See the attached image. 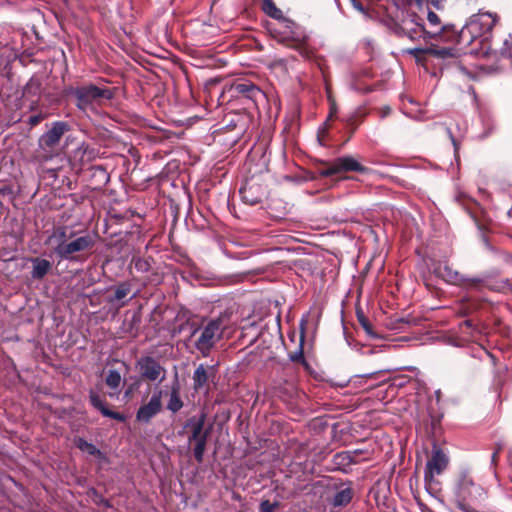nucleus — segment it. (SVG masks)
Returning <instances> with one entry per match:
<instances>
[{
    "instance_id": "obj_1",
    "label": "nucleus",
    "mask_w": 512,
    "mask_h": 512,
    "mask_svg": "<svg viewBox=\"0 0 512 512\" xmlns=\"http://www.w3.org/2000/svg\"><path fill=\"white\" fill-rule=\"evenodd\" d=\"M46 244L58 258L72 261L79 254L91 250L96 244V237L88 232L57 227L47 238Z\"/></svg>"
},
{
    "instance_id": "obj_2",
    "label": "nucleus",
    "mask_w": 512,
    "mask_h": 512,
    "mask_svg": "<svg viewBox=\"0 0 512 512\" xmlns=\"http://www.w3.org/2000/svg\"><path fill=\"white\" fill-rule=\"evenodd\" d=\"M497 21L498 16L490 12H479L471 16L459 33V42L463 45L478 42L482 45V48L480 50L471 49L470 53L476 56H487L489 54L487 47L488 34Z\"/></svg>"
},
{
    "instance_id": "obj_3",
    "label": "nucleus",
    "mask_w": 512,
    "mask_h": 512,
    "mask_svg": "<svg viewBox=\"0 0 512 512\" xmlns=\"http://www.w3.org/2000/svg\"><path fill=\"white\" fill-rule=\"evenodd\" d=\"M71 94L76 99V106L82 111L93 110L103 99L110 100L114 92L108 88H100L89 84L71 89Z\"/></svg>"
},
{
    "instance_id": "obj_4",
    "label": "nucleus",
    "mask_w": 512,
    "mask_h": 512,
    "mask_svg": "<svg viewBox=\"0 0 512 512\" xmlns=\"http://www.w3.org/2000/svg\"><path fill=\"white\" fill-rule=\"evenodd\" d=\"M199 332L195 341L196 349L204 356H208L214 345L221 339L223 334V325L220 319L209 321L204 327L195 330L193 334Z\"/></svg>"
},
{
    "instance_id": "obj_5",
    "label": "nucleus",
    "mask_w": 512,
    "mask_h": 512,
    "mask_svg": "<svg viewBox=\"0 0 512 512\" xmlns=\"http://www.w3.org/2000/svg\"><path fill=\"white\" fill-rule=\"evenodd\" d=\"M279 25L280 27L274 30L273 35L280 43L297 48L305 42L306 35L295 22L283 18Z\"/></svg>"
},
{
    "instance_id": "obj_6",
    "label": "nucleus",
    "mask_w": 512,
    "mask_h": 512,
    "mask_svg": "<svg viewBox=\"0 0 512 512\" xmlns=\"http://www.w3.org/2000/svg\"><path fill=\"white\" fill-rule=\"evenodd\" d=\"M135 367L144 380L161 383L166 379V369L152 356H141Z\"/></svg>"
},
{
    "instance_id": "obj_7",
    "label": "nucleus",
    "mask_w": 512,
    "mask_h": 512,
    "mask_svg": "<svg viewBox=\"0 0 512 512\" xmlns=\"http://www.w3.org/2000/svg\"><path fill=\"white\" fill-rule=\"evenodd\" d=\"M435 274L449 284L466 288H474L481 283V279L465 277L447 264L438 265L435 268Z\"/></svg>"
},
{
    "instance_id": "obj_8",
    "label": "nucleus",
    "mask_w": 512,
    "mask_h": 512,
    "mask_svg": "<svg viewBox=\"0 0 512 512\" xmlns=\"http://www.w3.org/2000/svg\"><path fill=\"white\" fill-rule=\"evenodd\" d=\"M447 465L448 457L446 454L441 449L434 448L424 470L426 485L431 487L435 482V477L440 475L447 468Z\"/></svg>"
},
{
    "instance_id": "obj_9",
    "label": "nucleus",
    "mask_w": 512,
    "mask_h": 512,
    "mask_svg": "<svg viewBox=\"0 0 512 512\" xmlns=\"http://www.w3.org/2000/svg\"><path fill=\"white\" fill-rule=\"evenodd\" d=\"M162 391L158 390L153 393L148 403L140 406L136 413V419L141 423H148L162 409Z\"/></svg>"
},
{
    "instance_id": "obj_10",
    "label": "nucleus",
    "mask_w": 512,
    "mask_h": 512,
    "mask_svg": "<svg viewBox=\"0 0 512 512\" xmlns=\"http://www.w3.org/2000/svg\"><path fill=\"white\" fill-rule=\"evenodd\" d=\"M68 129L67 123L62 121L54 122L51 129L39 139L40 148L43 150L54 148Z\"/></svg>"
},
{
    "instance_id": "obj_11",
    "label": "nucleus",
    "mask_w": 512,
    "mask_h": 512,
    "mask_svg": "<svg viewBox=\"0 0 512 512\" xmlns=\"http://www.w3.org/2000/svg\"><path fill=\"white\" fill-rule=\"evenodd\" d=\"M239 193L244 203L256 205L259 204L265 196V189L260 184L249 181L240 188Z\"/></svg>"
},
{
    "instance_id": "obj_12",
    "label": "nucleus",
    "mask_w": 512,
    "mask_h": 512,
    "mask_svg": "<svg viewBox=\"0 0 512 512\" xmlns=\"http://www.w3.org/2000/svg\"><path fill=\"white\" fill-rule=\"evenodd\" d=\"M406 53L413 56L417 62L423 60V55L429 54L437 58L445 59L449 57H453V49L451 48H437L435 45H431L426 48L415 47L411 49H407Z\"/></svg>"
},
{
    "instance_id": "obj_13",
    "label": "nucleus",
    "mask_w": 512,
    "mask_h": 512,
    "mask_svg": "<svg viewBox=\"0 0 512 512\" xmlns=\"http://www.w3.org/2000/svg\"><path fill=\"white\" fill-rule=\"evenodd\" d=\"M429 29H426V36L429 39L441 38L442 34L451 30V25H443L440 17L433 11L427 14Z\"/></svg>"
},
{
    "instance_id": "obj_14",
    "label": "nucleus",
    "mask_w": 512,
    "mask_h": 512,
    "mask_svg": "<svg viewBox=\"0 0 512 512\" xmlns=\"http://www.w3.org/2000/svg\"><path fill=\"white\" fill-rule=\"evenodd\" d=\"M89 399L91 405L95 409L99 410L103 416L118 420L120 422L125 421V416L119 412H114L107 408L105 401L96 392L90 391Z\"/></svg>"
},
{
    "instance_id": "obj_15",
    "label": "nucleus",
    "mask_w": 512,
    "mask_h": 512,
    "mask_svg": "<svg viewBox=\"0 0 512 512\" xmlns=\"http://www.w3.org/2000/svg\"><path fill=\"white\" fill-rule=\"evenodd\" d=\"M214 377L213 367H206L200 364L193 373V388L195 391L202 390L208 385L210 378Z\"/></svg>"
},
{
    "instance_id": "obj_16",
    "label": "nucleus",
    "mask_w": 512,
    "mask_h": 512,
    "mask_svg": "<svg viewBox=\"0 0 512 512\" xmlns=\"http://www.w3.org/2000/svg\"><path fill=\"white\" fill-rule=\"evenodd\" d=\"M336 167L338 169V173L342 172H360L363 173L367 169L362 164H360L354 157L352 156H343L338 157L334 160Z\"/></svg>"
},
{
    "instance_id": "obj_17",
    "label": "nucleus",
    "mask_w": 512,
    "mask_h": 512,
    "mask_svg": "<svg viewBox=\"0 0 512 512\" xmlns=\"http://www.w3.org/2000/svg\"><path fill=\"white\" fill-rule=\"evenodd\" d=\"M231 90L238 95H243L251 100H256L258 96L262 95V91L258 86L253 84L250 81H244L239 83H234L231 86Z\"/></svg>"
},
{
    "instance_id": "obj_18",
    "label": "nucleus",
    "mask_w": 512,
    "mask_h": 512,
    "mask_svg": "<svg viewBox=\"0 0 512 512\" xmlns=\"http://www.w3.org/2000/svg\"><path fill=\"white\" fill-rule=\"evenodd\" d=\"M401 29L403 35L408 37L410 40H416L421 37H423L424 39L428 38L426 36L427 31L424 25L414 20L405 21Z\"/></svg>"
},
{
    "instance_id": "obj_19",
    "label": "nucleus",
    "mask_w": 512,
    "mask_h": 512,
    "mask_svg": "<svg viewBox=\"0 0 512 512\" xmlns=\"http://www.w3.org/2000/svg\"><path fill=\"white\" fill-rule=\"evenodd\" d=\"M33 269L31 276L33 279H42L51 269V263L46 259L32 258Z\"/></svg>"
},
{
    "instance_id": "obj_20",
    "label": "nucleus",
    "mask_w": 512,
    "mask_h": 512,
    "mask_svg": "<svg viewBox=\"0 0 512 512\" xmlns=\"http://www.w3.org/2000/svg\"><path fill=\"white\" fill-rule=\"evenodd\" d=\"M353 498V490L351 487L347 486L335 493L331 500V504L334 507L346 506L350 503Z\"/></svg>"
},
{
    "instance_id": "obj_21",
    "label": "nucleus",
    "mask_w": 512,
    "mask_h": 512,
    "mask_svg": "<svg viewBox=\"0 0 512 512\" xmlns=\"http://www.w3.org/2000/svg\"><path fill=\"white\" fill-rule=\"evenodd\" d=\"M75 445L82 452H85L100 460L105 459L104 454L94 444L89 443L83 438L75 439Z\"/></svg>"
},
{
    "instance_id": "obj_22",
    "label": "nucleus",
    "mask_w": 512,
    "mask_h": 512,
    "mask_svg": "<svg viewBox=\"0 0 512 512\" xmlns=\"http://www.w3.org/2000/svg\"><path fill=\"white\" fill-rule=\"evenodd\" d=\"M183 407V401L180 398L178 385L173 386L170 393V398L167 403V409L173 413L178 412Z\"/></svg>"
},
{
    "instance_id": "obj_23",
    "label": "nucleus",
    "mask_w": 512,
    "mask_h": 512,
    "mask_svg": "<svg viewBox=\"0 0 512 512\" xmlns=\"http://www.w3.org/2000/svg\"><path fill=\"white\" fill-rule=\"evenodd\" d=\"M263 11L270 17L278 20L283 19L282 11L276 7L273 0H263Z\"/></svg>"
},
{
    "instance_id": "obj_24",
    "label": "nucleus",
    "mask_w": 512,
    "mask_h": 512,
    "mask_svg": "<svg viewBox=\"0 0 512 512\" xmlns=\"http://www.w3.org/2000/svg\"><path fill=\"white\" fill-rule=\"evenodd\" d=\"M204 420L205 417L202 416L192 427V434L190 437V441H199L202 437H205V440H207L208 432H203L204 428Z\"/></svg>"
},
{
    "instance_id": "obj_25",
    "label": "nucleus",
    "mask_w": 512,
    "mask_h": 512,
    "mask_svg": "<svg viewBox=\"0 0 512 512\" xmlns=\"http://www.w3.org/2000/svg\"><path fill=\"white\" fill-rule=\"evenodd\" d=\"M105 382L110 389L117 390L122 383L121 374L116 370H109Z\"/></svg>"
},
{
    "instance_id": "obj_26",
    "label": "nucleus",
    "mask_w": 512,
    "mask_h": 512,
    "mask_svg": "<svg viewBox=\"0 0 512 512\" xmlns=\"http://www.w3.org/2000/svg\"><path fill=\"white\" fill-rule=\"evenodd\" d=\"M131 292V284L123 282L117 285L115 289L114 300L120 301L124 299Z\"/></svg>"
},
{
    "instance_id": "obj_27",
    "label": "nucleus",
    "mask_w": 512,
    "mask_h": 512,
    "mask_svg": "<svg viewBox=\"0 0 512 512\" xmlns=\"http://www.w3.org/2000/svg\"><path fill=\"white\" fill-rule=\"evenodd\" d=\"M195 442L194 457L198 462H202L207 440H205V437H202L199 441Z\"/></svg>"
},
{
    "instance_id": "obj_28",
    "label": "nucleus",
    "mask_w": 512,
    "mask_h": 512,
    "mask_svg": "<svg viewBox=\"0 0 512 512\" xmlns=\"http://www.w3.org/2000/svg\"><path fill=\"white\" fill-rule=\"evenodd\" d=\"M303 342H304V335L301 334V337H300V346L299 348L290 354V359L294 362H304V353H303Z\"/></svg>"
},
{
    "instance_id": "obj_29",
    "label": "nucleus",
    "mask_w": 512,
    "mask_h": 512,
    "mask_svg": "<svg viewBox=\"0 0 512 512\" xmlns=\"http://www.w3.org/2000/svg\"><path fill=\"white\" fill-rule=\"evenodd\" d=\"M339 174L335 162H331L326 169L320 171V175L323 177H330L332 175Z\"/></svg>"
},
{
    "instance_id": "obj_30",
    "label": "nucleus",
    "mask_w": 512,
    "mask_h": 512,
    "mask_svg": "<svg viewBox=\"0 0 512 512\" xmlns=\"http://www.w3.org/2000/svg\"><path fill=\"white\" fill-rule=\"evenodd\" d=\"M277 505V503H271L269 500L262 501L260 504V512H273Z\"/></svg>"
},
{
    "instance_id": "obj_31",
    "label": "nucleus",
    "mask_w": 512,
    "mask_h": 512,
    "mask_svg": "<svg viewBox=\"0 0 512 512\" xmlns=\"http://www.w3.org/2000/svg\"><path fill=\"white\" fill-rule=\"evenodd\" d=\"M135 267H136L138 270L146 271V270L148 269V263H147L146 261H143V260L138 259V260L135 262Z\"/></svg>"
},
{
    "instance_id": "obj_32",
    "label": "nucleus",
    "mask_w": 512,
    "mask_h": 512,
    "mask_svg": "<svg viewBox=\"0 0 512 512\" xmlns=\"http://www.w3.org/2000/svg\"><path fill=\"white\" fill-rule=\"evenodd\" d=\"M43 119V117L41 115H34V116H31L30 119H29V123L32 125V126H35L37 125L38 123L41 122V120Z\"/></svg>"
},
{
    "instance_id": "obj_33",
    "label": "nucleus",
    "mask_w": 512,
    "mask_h": 512,
    "mask_svg": "<svg viewBox=\"0 0 512 512\" xmlns=\"http://www.w3.org/2000/svg\"><path fill=\"white\" fill-rule=\"evenodd\" d=\"M338 457H343L345 459H348L350 462H354V458L350 456V452H345L343 454L338 455Z\"/></svg>"
},
{
    "instance_id": "obj_34",
    "label": "nucleus",
    "mask_w": 512,
    "mask_h": 512,
    "mask_svg": "<svg viewBox=\"0 0 512 512\" xmlns=\"http://www.w3.org/2000/svg\"><path fill=\"white\" fill-rule=\"evenodd\" d=\"M380 373L381 372H373V373L367 374L366 377L371 378V379H377V377Z\"/></svg>"
},
{
    "instance_id": "obj_35",
    "label": "nucleus",
    "mask_w": 512,
    "mask_h": 512,
    "mask_svg": "<svg viewBox=\"0 0 512 512\" xmlns=\"http://www.w3.org/2000/svg\"><path fill=\"white\" fill-rule=\"evenodd\" d=\"M132 391H133V387L132 386L128 387L127 390L124 393V396L125 397H130V395L132 394Z\"/></svg>"
},
{
    "instance_id": "obj_36",
    "label": "nucleus",
    "mask_w": 512,
    "mask_h": 512,
    "mask_svg": "<svg viewBox=\"0 0 512 512\" xmlns=\"http://www.w3.org/2000/svg\"><path fill=\"white\" fill-rule=\"evenodd\" d=\"M468 484H471V486H474V485H473V483H472L471 481L465 480V481L463 482V484H462V489H463V490H464V489H466V486H467Z\"/></svg>"
},
{
    "instance_id": "obj_37",
    "label": "nucleus",
    "mask_w": 512,
    "mask_h": 512,
    "mask_svg": "<svg viewBox=\"0 0 512 512\" xmlns=\"http://www.w3.org/2000/svg\"><path fill=\"white\" fill-rule=\"evenodd\" d=\"M498 457V451H495L493 454H492V462H496V459Z\"/></svg>"
},
{
    "instance_id": "obj_38",
    "label": "nucleus",
    "mask_w": 512,
    "mask_h": 512,
    "mask_svg": "<svg viewBox=\"0 0 512 512\" xmlns=\"http://www.w3.org/2000/svg\"><path fill=\"white\" fill-rule=\"evenodd\" d=\"M362 325H363V327L365 328L366 331H369V327H368V324L366 322L362 321Z\"/></svg>"
},
{
    "instance_id": "obj_39",
    "label": "nucleus",
    "mask_w": 512,
    "mask_h": 512,
    "mask_svg": "<svg viewBox=\"0 0 512 512\" xmlns=\"http://www.w3.org/2000/svg\"><path fill=\"white\" fill-rule=\"evenodd\" d=\"M50 157L45 155V156H42V160H48Z\"/></svg>"
},
{
    "instance_id": "obj_40",
    "label": "nucleus",
    "mask_w": 512,
    "mask_h": 512,
    "mask_svg": "<svg viewBox=\"0 0 512 512\" xmlns=\"http://www.w3.org/2000/svg\"><path fill=\"white\" fill-rule=\"evenodd\" d=\"M357 9H359L360 11H363V7L361 5L357 6Z\"/></svg>"
},
{
    "instance_id": "obj_41",
    "label": "nucleus",
    "mask_w": 512,
    "mask_h": 512,
    "mask_svg": "<svg viewBox=\"0 0 512 512\" xmlns=\"http://www.w3.org/2000/svg\"><path fill=\"white\" fill-rule=\"evenodd\" d=\"M334 112V109H331L330 117L333 115Z\"/></svg>"
},
{
    "instance_id": "obj_42",
    "label": "nucleus",
    "mask_w": 512,
    "mask_h": 512,
    "mask_svg": "<svg viewBox=\"0 0 512 512\" xmlns=\"http://www.w3.org/2000/svg\"><path fill=\"white\" fill-rule=\"evenodd\" d=\"M465 324L470 326V322L469 321H465Z\"/></svg>"
},
{
    "instance_id": "obj_43",
    "label": "nucleus",
    "mask_w": 512,
    "mask_h": 512,
    "mask_svg": "<svg viewBox=\"0 0 512 512\" xmlns=\"http://www.w3.org/2000/svg\"><path fill=\"white\" fill-rule=\"evenodd\" d=\"M417 2H421L422 0H416Z\"/></svg>"
}]
</instances>
